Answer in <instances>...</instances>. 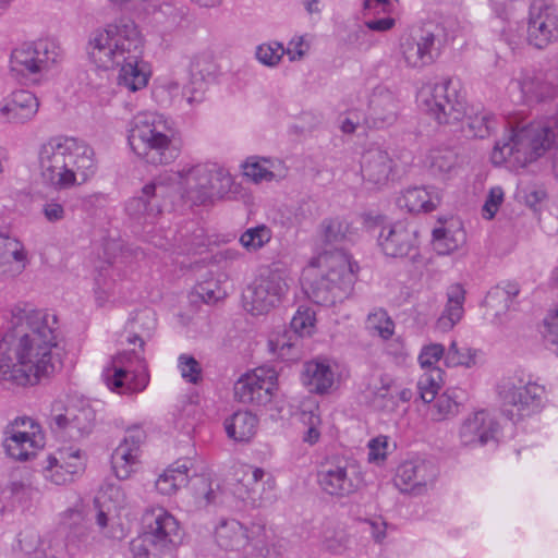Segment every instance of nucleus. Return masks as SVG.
I'll return each mask as SVG.
<instances>
[{
	"mask_svg": "<svg viewBox=\"0 0 558 558\" xmlns=\"http://www.w3.org/2000/svg\"><path fill=\"white\" fill-rule=\"evenodd\" d=\"M10 315L0 340V381L24 387L59 372L64 349L57 315L20 305Z\"/></svg>",
	"mask_w": 558,
	"mask_h": 558,
	"instance_id": "1",
	"label": "nucleus"
},
{
	"mask_svg": "<svg viewBox=\"0 0 558 558\" xmlns=\"http://www.w3.org/2000/svg\"><path fill=\"white\" fill-rule=\"evenodd\" d=\"M213 162L185 163L178 171L166 170L145 184L142 194L126 203L128 214L135 219L153 223L161 213L158 195H163L167 189L178 186L184 198L194 205L208 203V187Z\"/></svg>",
	"mask_w": 558,
	"mask_h": 558,
	"instance_id": "2",
	"label": "nucleus"
},
{
	"mask_svg": "<svg viewBox=\"0 0 558 558\" xmlns=\"http://www.w3.org/2000/svg\"><path fill=\"white\" fill-rule=\"evenodd\" d=\"M38 168L46 184L62 191L93 178L97 162L94 149L84 141L57 136L39 147Z\"/></svg>",
	"mask_w": 558,
	"mask_h": 558,
	"instance_id": "3",
	"label": "nucleus"
},
{
	"mask_svg": "<svg viewBox=\"0 0 558 558\" xmlns=\"http://www.w3.org/2000/svg\"><path fill=\"white\" fill-rule=\"evenodd\" d=\"M155 328L154 315L143 312L137 319L128 325L121 343L132 345L112 355L102 369V380L113 392L130 395L142 392L149 384L144 344Z\"/></svg>",
	"mask_w": 558,
	"mask_h": 558,
	"instance_id": "4",
	"label": "nucleus"
},
{
	"mask_svg": "<svg viewBox=\"0 0 558 558\" xmlns=\"http://www.w3.org/2000/svg\"><path fill=\"white\" fill-rule=\"evenodd\" d=\"M355 281L351 256L342 251H324L304 267L301 276L303 291L310 300L323 306L344 301Z\"/></svg>",
	"mask_w": 558,
	"mask_h": 558,
	"instance_id": "5",
	"label": "nucleus"
},
{
	"mask_svg": "<svg viewBox=\"0 0 558 558\" xmlns=\"http://www.w3.org/2000/svg\"><path fill=\"white\" fill-rule=\"evenodd\" d=\"M126 134L131 150L146 163L169 165L181 154L180 131L170 118L161 113L138 112L130 120Z\"/></svg>",
	"mask_w": 558,
	"mask_h": 558,
	"instance_id": "6",
	"label": "nucleus"
},
{
	"mask_svg": "<svg viewBox=\"0 0 558 558\" xmlns=\"http://www.w3.org/2000/svg\"><path fill=\"white\" fill-rule=\"evenodd\" d=\"M553 148L556 149L554 167L558 174V113L545 121L512 129L507 137L495 144L492 161L523 168Z\"/></svg>",
	"mask_w": 558,
	"mask_h": 558,
	"instance_id": "7",
	"label": "nucleus"
},
{
	"mask_svg": "<svg viewBox=\"0 0 558 558\" xmlns=\"http://www.w3.org/2000/svg\"><path fill=\"white\" fill-rule=\"evenodd\" d=\"M145 37L140 26L126 17H119L90 32L86 43V56L92 65L100 71H114L119 63L135 53H143Z\"/></svg>",
	"mask_w": 558,
	"mask_h": 558,
	"instance_id": "8",
	"label": "nucleus"
},
{
	"mask_svg": "<svg viewBox=\"0 0 558 558\" xmlns=\"http://www.w3.org/2000/svg\"><path fill=\"white\" fill-rule=\"evenodd\" d=\"M456 19H447L434 27H413L401 35L398 62L405 69L422 70L441 56L444 48L461 31Z\"/></svg>",
	"mask_w": 558,
	"mask_h": 558,
	"instance_id": "9",
	"label": "nucleus"
},
{
	"mask_svg": "<svg viewBox=\"0 0 558 558\" xmlns=\"http://www.w3.org/2000/svg\"><path fill=\"white\" fill-rule=\"evenodd\" d=\"M416 105L438 124H454L463 119L466 110L460 84L451 78L422 84L416 93Z\"/></svg>",
	"mask_w": 558,
	"mask_h": 558,
	"instance_id": "10",
	"label": "nucleus"
},
{
	"mask_svg": "<svg viewBox=\"0 0 558 558\" xmlns=\"http://www.w3.org/2000/svg\"><path fill=\"white\" fill-rule=\"evenodd\" d=\"M213 537L215 544L229 554V558H252L267 554L269 535L260 522L244 526L235 519L220 518L214 526Z\"/></svg>",
	"mask_w": 558,
	"mask_h": 558,
	"instance_id": "11",
	"label": "nucleus"
},
{
	"mask_svg": "<svg viewBox=\"0 0 558 558\" xmlns=\"http://www.w3.org/2000/svg\"><path fill=\"white\" fill-rule=\"evenodd\" d=\"M62 49L50 37L26 41L14 48L10 56V69L33 83L41 80L61 61Z\"/></svg>",
	"mask_w": 558,
	"mask_h": 558,
	"instance_id": "12",
	"label": "nucleus"
},
{
	"mask_svg": "<svg viewBox=\"0 0 558 558\" xmlns=\"http://www.w3.org/2000/svg\"><path fill=\"white\" fill-rule=\"evenodd\" d=\"M289 288L288 278L283 272H262L243 292V306L252 315L267 314L284 300Z\"/></svg>",
	"mask_w": 558,
	"mask_h": 558,
	"instance_id": "13",
	"label": "nucleus"
},
{
	"mask_svg": "<svg viewBox=\"0 0 558 558\" xmlns=\"http://www.w3.org/2000/svg\"><path fill=\"white\" fill-rule=\"evenodd\" d=\"M317 482L325 494L343 498L356 493L363 485L364 478L356 461L335 457L322 464L317 473Z\"/></svg>",
	"mask_w": 558,
	"mask_h": 558,
	"instance_id": "14",
	"label": "nucleus"
},
{
	"mask_svg": "<svg viewBox=\"0 0 558 558\" xmlns=\"http://www.w3.org/2000/svg\"><path fill=\"white\" fill-rule=\"evenodd\" d=\"M45 446L40 426L29 417L15 418L5 429L3 448L16 461L33 459Z\"/></svg>",
	"mask_w": 558,
	"mask_h": 558,
	"instance_id": "15",
	"label": "nucleus"
},
{
	"mask_svg": "<svg viewBox=\"0 0 558 558\" xmlns=\"http://www.w3.org/2000/svg\"><path fill=\"white\" fill-rule=\"evenodd\" d=\"M278 393V373L260 366L242 375L234 384L235 398L253 407L268 405Z\"/></svg>",
	"mask_w": 558,
	"mask_h": 558,
	"instance_id": "16",
	"label": "nucleus"
},
{
	"mask_svg": "<svg viewBox=\"0 0 558 558\" xmlns=\"http://www.w3.org/2000/svg\"><path fill=\"white\" fill-rule=\"evenodd\" d=\"M86 465L84 452L74 446L58 448L41 462L44 480L54 486L68 485L80 476Z\"/></svg>",
	"mask_w": 558,
	"mask_h": 558,
	"instance_id": "17",
	"label": "nucleus"
},
{
	"mask_svg": "<svg viewBox=\"0 0 558 558\" xmlns=\"http://www.w3.org/2000/svg\"><path fill=\"white\" fill-rule=\"evenodd\" d=\"M498 395L505 404L515 408L519 415H524L541 405L545 389L530 379L524 380L513 375L501 379L498 385Z\"/></svg>",
	"mask_w": 558,
	"mask_h": 558,
	"instance_id": "18",
	"label": "nucleus"
},
{
	"mask_svg": "<svg viewBox=\"0 0 558 558\" xmlns=\"http://www.w3.org/2000/svg\"><path fill=\"white\" fill-rule=\"evenodd\" d=\"M500 426L487 410H478L464 417L458 428L460 445L469 448L485 446L498 440Z\"/></svg>",
	"mask_w": 558,
	"mask_h": 558,
	"instance_id": "19",
	"label": "nucleus"
},
{
	"mask_svg": "<svg viewBox=\"0 0 558 558\" xmlns=\"http://www.w3.org/2000/svg\"><path fill=\"white\" fill-rule=\"evenodd\" d=\"M378 245L385 255L405 257L417 248L418 229L409 220H398L381 228Z\"/></svg>",
	"mask_w": 558,
	"mask_h": 558,
	"instance_id": "20",
	"label": "nucleus"
},
{
	"mask_svg": "<svg viewBox=\"0 0 558 558\" xmlns=\"http://www.w3.org/2000/svg\"><path fill=\"white\" fill-rule=\"evenodd\" d=\"M436 477L437 469L432 462L414 458L398 465L393 481L402 492L422 494L433 486Z\"/></svg>",
	"mask_w": 558,
	"mask_h": 558,
	"instance_id": "21",
	"label": "nucleus"
},
{
	"mask_svg": "<svg viewBox=\"0 0 558 558\" xmlns=\"http://www.w3.org/2000/svg\"><path fill=\"white\" fill-rule=\"evenodd\" d=\"M235 494L242 500L256 507L269 498L276 487L275 477L262 468L244 464L240 468Z\"/></svg>",
	"mask_w": 558,
	"mask_h": 558,
	"instance_id": "22",
	"label": "nucleus"
},
{
	"mask_svg": "<svg viewBox=\"0 0 558 558\" xmlns=\"http://www.w3.org/2000/svg\"><path fill=\"white\" fill-rule=\"evenodd\" d=\"M302 380L311 392L329 393L340 381L339 364L326 356L312 359L303 365Z\"/></svg>",
	"mask_w": 558,
	"mask_h": 558,
	"instance_id": "23",
	"label": "nucleus"
},
{
	"mask_svg": "<svg viewBox=\"0 0 558 558\" xmlns=\"http://www.w3.org/2000/svg\"><path fill=\"white\" fill-rule=\"evenodd\" d=\"M149 515L151 521L148 523L146 534L150 537L153 547L171 558L172 549L181 541L178 520L163 508L151 510Z\"/></svg>",
	"mask_w": 558,
	"mask_h": 558,
	"instance_id": "24",
	"label": "nucleus"
},
{
	"mask_svg": "<svg viewBox=\"0 0 558 558\" xmlns=\"http://www.w3.org/2000/svg\"><path fill=\"white\" fill-rule=\"evenodd\" d=\"M144 432L140 428L129 429L111 456L114 475L119 480H128L136 471L141 457V445Z\"/></svg>",
	"mask_w": 558,
	"mask_h": 558,
	"instance_id": "25",
	"label": "nucleus"
},
{
	"mask_svg": "<svg viewBox=\"0 0 558 558\" xmlns=\"http://www.w3.org/2000/svg\"><path fill=\"white\" fill-rule=\"evenodd\" d=\"M96 414L89 403L81 401L65 409V413L53 414L51 426L64 430L71 438L88 435L95 425Z\"/></svg>",
	"mask_w": 558,
	"mask_h": 558,
	"instance_id": "26",
	"label": "nucleus"
},
{
	"mask_svg": "<svg viewBox=\"0 0 558 558\" xmlns=\"http://www.w3.org/2000/svg\"><path fill=\"white\" fill-rule=\"evenodd\" d=\"M38 108L39 101L32 92L15 90L0 105V122L24 124L36 116Z\"/></svg>",
	"mask_w": 558,
	"mask_h": 558,
	"instance_id": "27",
	"label": "nucleus"
},
{
	"mask_svg": "<svg viewBox=\"0 0 558 558\" xmlns=\"http://www.w3.org/2000/svg\"><path fill=\"white\" fill-rule=\"evenodd\" d=\"M558 38V15L550 7L533 8L527 27V39L537 48H544Z\"/></svg>",
	"mask_w": 558,
	"mask_h": 558,
	"instance_id": "28",
	"label": "nucleus"
},
{
	"mask_svg": "<svg viewBox=\"0 0 558 558\" xmlns=\"http://www.w3.org/2000/svg\"><path fill=\"white\" fill-rule=\"evenodd\" d=\"M195 462V458L185 457L169 464L155 480L156 492L167 497L177 495L190 483V472L194 469Z\"/></svg>",
	"mask_w": 558,
	"mask_h": 558,
	"instance_id": "29",
	"label": "nucleus"
},
{
	"mask_svg": "<svg viewBox=\"0 0 558 558\" xmlns=\"http://www.w3.org/2000/svg\"><path fill=\"white\" fill-rule=\"evenodd\" d=\"M392 171V160L379 147L367 148L361 159V173L365 182L373 186L385 185Z\"/></svg>",
	"mask_w": 558,
	"mask_h": 558,
	"instance_id": "30",
	"label": "nucleus"
},
{
	"mask_svg": "<svg viewBox=\"0 0 558 558\" xmlns=\"http://www.w3.org/2000/svg\"><path fill=\"white\" fill-rule=\"evenodd\" d=\"M242 175L254 184L279 181L286 177V167L278 159L248 156L240 166Z\"/></svg>",
	"mask_w": 558,
	"mask_h": 558,
	"instance_id": "31",
	"label": "nucleus"
},
{
	"mask_svg": "<svg viewBox=\"0 0 558 558\" xmlns=\"http://www.w3.org/2000/svg\"><path fill=\"white\" fill-rule=\"evenodd\" d=\"M143 53H135L129 60L119 63L117 85L129 93H137L147 87L151 72L149 65L142 58Z\"/></svg>",
	"mask_w": 558,
	"mask_h": 558,
	"instance_id": "32",
	"label": "nucleus"
},
{
	"mask_svg": "<svg viewBox=\"0 0 558 558\" xmlns=\"http://www.w3.org/2000/svg\"><path fill=\"white\" fill-rule=\"evenodd\" d=\"M28 252L16 238L0 233V275L16 277L28 264Z\"/></svg>",
	"mask_w": 558,
	"mask_h": 558,
	"instance_id": "33",
	"label": "nucleus"
},
{
	"mask_svg": "<svg viewBox=\"0 0 558 558\" xmlns=\"http://www.w3.org/2000/svg\"><path fill=\"white\" fill-rule=\"evenodd\" d=\"M440 192L434 186H414L407 189L398 197L397 204L410 213H429L440 204Z\"/></svg>",
	"mask_w": 558,
	"mask_h": 558,
	"instance_id": "34",
	"label": "nucleus"
},
{
	"mask_svg": "<svg viewBox=\"0 0 558 558\" xmlns=\"http://www.w3.org/2000/svg\"><path fill=\"white\" fill-rule=\"evenodd\" d=\"M510 99L517 104L539 101L545 98L544 85L533 73L521 71L507 86Z\"/></svg>",
	"mask_w": 558,
	"mask_h": 558,
	"instance_id": "35",
	"label": "nucleus"
},
{
	"mask_svg": "<svg viewBox=\"0 0 558 558\" xmlns=\"http://www.w3.org/2000/svg\"><path fill=\"white\" fill-rule=\"evenodd\" d=\"M258 417L250 411H238L223 422L227 436L236 442H248L257 434Z\"/></svg>",
	"mask_w": 558,
	"mask_h": 558,
	"instance_id": "36",
	"label": "nucleus"
},
{
	"mask_svg": "<svg viewBox=\"0 0 558 558\" xmlns=\"http://www.w3.org/2000/svg\"><path fill=\"white\" fill-rule=\"evenodd\" d=\"M465 290L459 283L452 284L447 290V303L445 310L437 320V328L447 332L451 330L463 317Z\"/></svg>",
	"mask_w": 558,
	"mask_h": 558,
	"instance_id": "37",
	"label": "nucleus"
},
{
	"mask_svg": "<svg viewBox=\"0 0 558 558\" xmlns=\"http://www.w3.org/2000/svg\"><path fill=\"white\" fill-rule=\"evenodd\" d=\"M210 175L208 203H214L220 199H230L238 193L239 185L236 184L234 177L226 167L213 162Z\"/></svg>",
	"mask_w": 558,
	"mask_h": 558,
	"instance_id": "38",
	"label": "nucleus"
},
{
	"mask_svg": "<svg viewBox=\"0 0 558 558\" xmlns=\"http://www.w3.org/2000/svg\"><path fill=\"white\" fill-rule=\"evenodd\" d=\"M320 545L329 554L341 556L351 549L352 539L344 526L328 524L320 534Z\"/></svg>",
	"mask_w": 558,
	"mask_h": 558,
	"instance_id": "39",
	"label": "nucleus"
},
{
	"mask_svg": "<svg viewBox=\"0 0 558 558\" xmlns=\"http://www.w3.org/2000/svg\"><path fill=\"white\" fill-rule=\"evenodd\" d=\"M96 515L95 522L99 533L111 539H121L125 536L123 525L118 518V511L112 510L111 507L95 506Z\"/></svg>",
	"mask_w": 558,
	"mask_h": 558,
	"instance_id": "40",
	"label": "nucleus"
},
{
	"mask_svg": "<svg viewBox=\"0 0 558 558\" xmlns=\"http://www.w3.org/2000/svg\"><path fill=\"white\" fill-rule=\"evenodd\" d=\"M365 328L372 336L388 340L395 333V323L384 308L372 310L365 320Z\"/></svg>",
	"mask_w": 558,
	"mask_h": 558,
	"instance_id": "41",
	"label": "nucleus"
},
{
	"mask_svg": "<svg viewBox=\"0 0 558 558\" xmlns=\"http://www.w3.org/2000/svg\"><path fill=\"white\" fill-rule=\"evenodd\" d=\"M464 242L462 230L437 228L433 231V243L435 251L440 255H447L457 251Z\"/></svg>",
	"mask_w": 558,
	"mask_h": 558,
	"instance_id": "42",
	"label": "nucleus"
},
{
	"mask_svg": "<svg viewBox=\"0 0 558 558\" xmlns=\"http://www.w3.org/2000/svg\"><path fill=\"white\" fill-rule=\"evenodd\" d=\"M480 351L472 348H459L456 340L451 341L445 355L447 367L471 368L477 364Z\"/></svg>",
	"mask_w": 558,
	"mask_h": 558,
	"instance_id": "43",
	"label": "nucleus"
},
{
	"mask_svg": "<svg viewBox=\"0 0 558 558\" xmlns=\"http://www.w3.org/2000/svg\"><path fill=\"white\" fill-rule=\"evenodd\" d=\"M300 421L305 427L303 441L310 446L316 445L320 439L323 424L318 405L302 410Z\"/></svg>",
	"mask_w": 558,
	"mask_h": 558,
	"instance_id": "44",
	"label": "nucleus"
},
{
	"mask_svg": "<svg viewBox=\"0 0 558 558\" xmlns=\"http://www.w3.org/2000/svg\"><path fill=\"white\" fill-rule=\"evenodd\" d=\"M298 337L284 331L270 337L268 340L269 351L281 360H295L299 357Z\"/></svg>",
	"mask_w": 558,
	"mask_h": 558,
	"instance_id": "45",
	"label": "nucleus"
},
{
	"mask_svg": "<svg viewBox=\"0 0 558 558\" xmlns=\"http://www.w3.org/2000/svg\"><path fill=\"white\" fill-rule=\"evenodd\" d=\"M349 225L339 218H328L322 221L318 230L319 240L326 245H335L347 239Z\"/></svg>",
	"mask_w": 558,
	"mask_h": 558,
	"instance_id": "46",
	"label": "nucleus"
},
{
	"mask_svg": "<svg viewBox=\"0 0 558 558\" xmlns=\"http://www.w3.org/2000/svg\"><path fill=\"white\" fill-rule=\"evenodd\" d=\"M128 504V496L123 487L119 484L108 483L102 486L98 496L95 498L94 505L101 507H111L112 510L118 511L124 508Z\"/></svg>",
	"mask_w": 558,
	"mask_h": 558,
	"instance_id": "47",
	"label": "nucleus"
},
{
	"mask_svg": "<svg viewBox=\"0 0 558 558\" xmlns=\"http://www.w3.org/2000/svg\"><path fill=\"white\" fill-rule=\"evenodd\" d=\"M456 154L448 148H433L425 158V165L434 174H446L456 165Z\"/></svg>",
	"mask_w": 558,
	"mask_h": 558,
	"instance_id": "48",
	"label": "nucleus"
},
{
	"mask_svg": "<svg viewBox=\"0 0 558 558\" xmlns=\"http://www.w3.org/2000/svg\"><path fill=\"white\" fill-rule=\"evenodd\" d=\"M254 56L260 64L277 68L284 57V46L277 40L266 41L255 48Z\"/></svg>",
	"mask_w": 558,
	"mask_h": 558,
	"instance_id": "49",
	"label": "nucleus"
},
{
	"mask_svg": "<svg viewBox=\"0 0 558 558\" xmlns=\"http://www.w3.org/2000/svg\"><path fill=\"white\" fill-rule=\"evenodd\" d=\"M442 384V372L440 368H434L430 371H424L417 381V389L421 399L429 403L432 402Z\"/></svg>",
	"mask_w": 558,
	"mask_h": 558,
	"instance_id": "50",
	"label": "nucleus"
},
{
	"mask_svg": "<svg viewBox=\"0 0 558 558\" xmlns=\"http://www.w3.org/2000/svg\"><path fill=\"white\" fill-rule=\"evenodd\" d=\"M272 238V231L266 225H258L245 230L240 236V243L250 252L264 247Z\"/></svg>",
	"mask_w": 558,
	"mask_h": 558,
	"instance_id": "51",
	"label": "nucleus"
},
{
	"mask_svg": "<svg viewBox=\"0 0 558 558\" xmlns=\"http://www.w3.org/2000/svg\"><path fill=\"white\" fill-rule=\"evenodd\" d=\"M434 403L429 408V415L433 421L440 422L453 416L459 411V403L448 391L436 396Z\"/></svg>",
	"mask_w": 558,
	"mask_h": 558,
	"instance_id": "52",
	"label": "nucleus"
},
{
	"mask_svg": "<svg viewBox=\"0 0 558 558\" xmlns=\"http://www.w3.org/2000/svg\"><path fill=\"white\" fill-rule=\"evenodd\" d=\"M496 128V117L486 111L475 113L468 119V133L474 137L484 138L495 131Z\"/></svg>",
	"mask_w": 558,
	"mask_h": 558,
	"instance_id": "53",
	"label": "nucleus"
},
{
	"mask_svg": "<svg viewBox=\"0 0 558 558\" xmlns=\"http://www.w3.org/2000/svg\"><path fill=\"white\" fill-rule=\"evenodd\" d=\"M316 314L307 306H300L291 319V328L300 337H310L315 332Z\"/></svg>",
	"mask_w": 558,
	"mask_h": 558,
	"instance_id": "54",
	"label": "nucleus"
},
{
	"mask_svg": "<svg viewBox=\"0 0 558 558\" xmlns=\"http://www.w3.org/2000/svg\"><path fill=\"white\" fill-rule=\"evenodd\" d=\"M181 94L179 82L170 77L160 78L154 88L155 99L163 106H171L180 100Z\"/></svg>",
	"mask_w": 558,
	"mask_h": 558,
	"instance_id": "55",
	"label": "nucleus"
},
{
	"mask_svg": "<svg viewBox=\"0 0 558 558\" xmlns=\"http://www.w3.org/2000/svg\"><path fill=\"white\" fill-rule=\"evenodd\" d=\"M371 111L374 120L391 123L396 119L397 105L391 95L386 94L371 100Z\"/></svg>",
	"mask_w": 558,
	"mask_h": 558,
	"instance_id": "56",
	"label": "nucleus"
},
{
	"mask_svg": "<svg viewBox=\"0 0 558 558\" xmlns=\"http://www.w3.org/2000/svg\"><path fill=\"white\" fill-rule=\"evenodd\" d=\"M446 355V349L440 343H428L422 347L417 356V362L422 369L430 371L439 368L438 362Z\"/></svg>",
	"mask_w": 558,
	"mask_h": 558,
	"instance_id": "57",
	"label": "nucleus"
},
{
	"mask_svg": "<svg viewBox=\"0 0 558 558\" xmlns=\"http://www.w3.org/2000/svg\"><path fill=\"white\" fill-rule=\"evenodd\" d=\"M390 442L389 438L379 435L368 440L367 442V461L368 463L380 465L383 464L389 452Z\"/></svg>",
	"mask_w": 558,
	"mask_h": 558,
	"instance_id": "58",
	"label": "nucleus"
},
{
	"mask_svg": "<svg viewBox=\"0 0 558 558\" xmlns=\"http://www.w3.org/2000/svg\"><path fill=\"white\" fill-rule=\"evenodd\" d=\"M130 550L134 558H167L160 549L153 547L150 537L145 533L131 541Z\"/></svg>",
	"mask_w": 558,
	"mask_h": 558,
	"instance_id": "59",
	"label": "nucleus"
},
{
	"mask_svg": "<svg viewBox=\"0 0 558 558\" xmlns=\"http://www.w3.org/2000/svg\"><path fill=\"white\" fill-rule=\"evenodd\" d=\"M178 368L182 378L191 384H197L202 378V367L192 355L181 354L178 357Z\"/></svg>",
	"mask_w": 558,
	"mask_h": 558,
	"instance_id": "60",
	"label": "nucleus"
},
{
	"mask_svg": "<svg viewBox=\"0 0 558 558\" xmlns=\"http://www.w3.org/2000/svg\"><path fill=\"white\" fill-rule=\"evenodd\" d=\"M310 48L311 41L307 35H294L284 47V56L291 62L301 61L306 57Z\"/></svg>",
	"mask_w": 558,
	"mask_h": 558,
	"instance_id": "61",
	"label": "nucleus"
},
{
	"mask_svg": "<svg viewBox=\"0 0 558 558\" xmlns=\"http://www.w3.org/2000/svg\"><path fill=\"white\" fill-rule=\"evenodd\" d=\"M40 213L49 223H59L66 218V209L59 198L46 199L41 205Z\"/></svg>",
	"mask_w": 558,
	"mask_h": 558,
	"instance_id": "62",
	"label": "nucleus"
},
{
	"mask_svg": "<svg viewBox=\"0 0 558 558\" xmlns=\"http://www.w3.org/2000/svg\"><path fill=\"white\" fill-rule=\"evenodd\" d=\"M545 337L558 356V304L544 318Z\"/></svg>",
	"mask_w": 558,
	"mask_h": 558,
	"instance_id": "63",
	"label": "nucleus"
},
{
	"mask_svg": "<svg viewBox=\"0 0 558 558\" xmlns=\"http://www.w3.org/2000/svg\"><path fill=\"white\" fill-rule=\"evenodd\" d=\"M505 193L500 186L489 190L488 196L483 206L482 215L485 219L492 220L504 202Z\"/></svg>",
	"mask_w": 558,
	"mask_h": 558,
	"instance_id": "64",
	"label": "nucleus"
}]
</instances>
